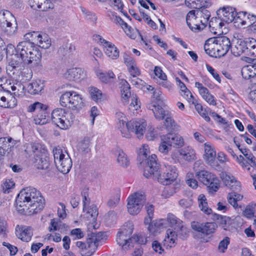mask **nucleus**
<instances>
[{
	"instance_id": "1",
	"label": "nucleus",
	"mask_w": 256,
	"mask_h": 256,
	"mask_svg": "<svg viewBox=\"0 0 256 256\" xmlns=\"http://www.w3.org/2000/svg\"><path fill=\"white\" fill-rule=\"evenodd\" d=\"M44 204V200L40 192L31 187L22 190L16 200L17 210L24 215L38 213L43 209Z\"/></svg>"
},
{
	"instance_id": "2",
	"label": "nucleus",
	"mask_w": 256,
	"mask_h": 256,
	"mask_svg": "<svg viewBox=\"0 0 256 256\" xmlns=\"http://www.w3.org/2000/svg\"><path fill=\"white\" fill-rule=\"evenodd\" d=\"M14 50L16 54L12 55L10 62L20 67L24 64H38L42 58L41 52L34 46V43L30 41L19 42Z\"/></svg>"
},
{
	"instance_id": "3",
	"label": "nucleus",
	"mask_w": 256,
	"mask_h": 256,
	"mask_svg": "<svg viewBox=\"0 0 256 256\" xmlns=\"http://www.w3.org/2000/svg\"><path fill=\"white\" fill-rule=\"evenodd\" d=\"M157 156L152 154L147 160L146 165L144 167V176L146 178H152L163 185H168L173 182L178 176V172L174 166H166V170L163 174H159L160 164L156 162Z\"/></svg>"
},
{
	"instance_id": "4",
	"label": "nucleus",
	"mask_w": 256,
	"mask_h": 256,
	"mask_svg": "<svg viewBox=\"0 0 256 256\" xmlns=\"http://www.w3.org/2000/svg\"><path fill=\"white\" fill-rule=\"evenodd\" d=\"M133 226L130 222H126L118 232L116 240L118 244L124 250H127L133 247V244L138 243L142 244L144 240H141L142 237L138 235H134L130 237L133 232Z\"/></svg>"
},
{
	"instance_id": "5",
	"label": "nucleus",
	"mask_w": 256,
	"mask_h": 256,
	"mask_svg": "<svg viewBox=\"0 0 256 256\" xmlns=\"http://www.w3.org/2000/svg\"><path fill=\"white\" fill-rule=\"evenodd\" d=\"M104 234L102 232L88 234L86 243L77 242L76 246L81 249L80 252L82 256H90L96 250L100 243L103 240Z\"/></svg>"
},
{
	"instance_id": "6",
	"label": "nucleus",
	"mask_w": 256,
	"mask_h": 256,
	"mask_svg": "<svg viewBox=\"0 0 256 256\" xmlns=\"http://www.w3.org/2000/svg\"><path fill=\"white\" fill-rule=\"evenodd\" d=\"M74 119L72 113L64 108H56L51 113L52 122L62 130H66L70 126Z\"/></svg>"
},
{
	"instance_id": "7",
	"label": "nucleus",
	"mask_w": 256,
	"mask_h": 256,
	"mask_svg": "<svg viewBox=\"0 0 256 256\" xmlns=\"http://www.w3.org/2000/svg\"><path fill=\"white\" fill-rule=\"evenodd\" d=\"M54 162L58 170L62 173H68L72 166V161L67 152H64L60 146L52 150Z\"/></svg>"
},
{
	"instance_id": "8",
	"label": "nucleus",
	"mask_w": 256,
	"mask_h": 256,
	"mask_svg": "<svg viewBox=\"0 0 256 256\" xmlns=\"http://www.w3.org/2000/svg\"><path fill=\"white\" fill-rule=\"evenodd\" d=\"M82 96L74 91L66 92L60 97V102L63 107L78 110L84 106Z\"/></svg>"
},
{
	"instance_id": "9",
	"label": "nucleus",
	"mask_w": 256,
	"mask_h": 256,
	"mask_svg": "<svg viewBox=\"0 0 256 256\" xmlns=\"http://www.w3.org/2000/svg\"><path fill=\"white\" fill-rule=\"evenodd\" d=\"M196 176L198 180L209 188L210 192H216L219 187L218 179L212 173L206 170H200L196 172Z\"/></svg>"
},
{
	"instance_id": "10",
	"label": "nucleus",
	"mask_w": 256,
	"mask_h": 256,
	"mask_svg": "<svg viewBox=\"0 0 256 256\" xmlns=\"http://www.w3.org/2000/svg\"><path fill=\"white\" fill-rule=\"evenodd\" d=\"M208 42H213V44H215V48L216 49V54L218 57L226 55L232 46L230 40L226 36L210 38Z\"/></svg>"
},
{
	"instance_id": "11",
	"label": "nucleus",
	"mask_w": 256,
	"mask_h": 256,
	"mask_svg": "<svg viewBox=\"0 0 256 256\" xmlns=\"http://www.w3.org/2000/svg\"><path fill=\"white\" fill-rule=\"evenodd\" d=\"M30 64H24L20 67L15 64H12L9 62L8 70L12 72V74H18V78L20 81L26 82L32 78V70L28 67Z\"/></svg>"
},
{
	"instance_id": "12",
	"label": "nucleus",
	"mask_w": 256,
	"mask_h": 256,
	"mask_svg": "<svg viewBox=\"0 0 256 256\" xmlns=\"http://www.w3.org/2000/svg\"><path fill=\"white\" fill-rule=\"evenodd\" d=\"M146 124L144 120H130L126 123V130L124 132H128L130 136V132H134L138 138L144 136L146 130Z\"/></svg>"
},
{
	"instance_id": "13",
	"label": "nucleus",
	"mask_w": 256,
	"mask_h": 256,
	"mask_svg": "<svg viewBox=\"0 0 256 256\" xmlns=\"http://www.w3.org/2000/svg\"><path fill=\"white\" fill-rule=\"evenodd\" d=\"M186 20L188 27L195 32L196 30L200 31L206 28L205 24L203 23L202 19L200 18H198V15L196 14V10H192L188 12Z\"/></svg>"
},
{
	"instance_id": "14",
	"label": "nucleus",
	"mask_w": 256,
	"mask_h": 256,
	"mask_svg": "<svg viewBox=\"0 0 256 256\" xmlns=\"http://www.w3.org/2000/svg\"><path fill=\"white\" fill-rule=\"evenodd\" d=\"M17 104L16 98L10 90L5 86L0 88V106L4 108H13Z\"/></svg>"
},
{
	"instance_id": "15",
	"label": "nucleus",
	"mask_w": 256,
	"mask_h": 256,
	"mask_svg": "<svg viewBox=\"0 0 256 256\" xmlns=\"http://www.w3.org/2000/svg\"><path fill=\"white\" fill-rule=\"evenodd\" d=\"M191 226L193 230L206 235H209L214 232L218 226L215 222L200 223L198 222H192Z\"/></svg>"
},
{
	"instance_id": "16",
	"label": "nucleus",
	"mask_w": 256,
	"mask_h": 256,
	"mask_svg": "<svg viewBox=\"0 0 256 256\" xmlns=\"http://www.w3.org/2000/svg\"><path fill=\"white\" fill-rule=\"evenodd\" d=\"M216 13L218 17L226 23L235 21L236 12L234 8L230 6H224L218 10Z\"/></svg>"
},
{
	"instance_id": "17",
	"label": "nucleus",
	"mask_w": 256,
	"mask_h": 256,
	"mask_svg": "<svg viewBox=\"0 0 256 256\" xmlns=\"http://www.w3.org/2000/svg\"><path fill=\"white\" fill-rule=\"evenodd\" d=\"M220 176L224 184L232 191H238L240 190V182L236 180L230 174L222 172Z\"/></svg>"
},
{
	"instance_id": "18",
	"label": "nucleus",
	"mask_w": 256,
	"mask_h": 256,
	"mask_svg": "<svg viewBox=\"0 0 256 256\" xmlns=\"http://www.w3.org/2000/svg\"><path fill=\"white\" fill-rule=\"evenodd\" d=\"M29 5L34 10L46 12L54 7L50 0H29Z\"/></svg>"
},
{
	"instance_id": "19",
	"label": "nucleus",
	"mask_w": 256,
	"mask_h": 256,
	"mask_svg": "<svg viewBox=\"0 0 256 256\" xmlns=\"http://www.w3.org/2000/svg\"><path fill=\"white\" fill-rule=\"evenodd\" d=\"M16 231L18 238L26 242L30 241L33 235L32 229L30 226H22L18 228V226L16 228Z\"/></svg>"
},
{
	"instance_id": "20",
	"label": "nucleus",
	"mask_w": 256,
	"mask_h": 256,
	"mask_svg": "<svg viewBox=\"0 0 256 256\" xmlns=\"http://www.w3.org/2000/svg\"><path fill=\"white\" fill-rule=\"evenodd\" d=\"M164 142L170 144V146H182L184 144V140L182 136L174 133H168L163 135Z\"/></svg>"
},
{
	"instance_id": "21",
	"label": "nucleus",
	"mask_w": 256,
	"mask_h": 256,
	"mask_svg": "<svg viewBox=\"0 0 256 256\" xmlns=\"http://www.w3.org/2000/svg\"><path fill=\"white\" fill-rule=\"evenodd\" d=\"M44 87V82L40 80H33L28 86V92L31 94H41Z\"/></svg>"
},
{
	"instance_id": "22",
	"label": "nucleus",
	"mask_w": 256,
	"mask_h": 256,
	"mask_svg": "<svg viewBox=\"0 0 256 256\" xmlns=\"http://www.w3.org/2000/svg\"><path fill=\"white\" fill-rule=\"evenodd\" d=\"M84 70L80 68H74L67 70L65 76L70 80H74L83 78L84 76Z\"/></svg>"
},
{
	"instance_id": "23",
	"label": "nucleus",
	"mask_w": 256,
	"mask_h": 256,
	"mask_svg": "<svg viewBox=\"0 0 256 256\" xmlns=\"http://www.w3.org/2000/svg\"><path fill=\"white\" fill-rule=\"evenodd\" d=\"M116 115L117 120V126L121 132L122 136L123 137L129 138L130 134L128 132H124V130H126L125 128L126 126V123L128 122H126V118L124 114L121 112H116Z\"/></svg>"
},
{
	"instance_id": "24",
	"label": "nucleus",
	"mask_w": 256,
	"mask_h": 256,
	"mask_svg": "<svg viewBox=\"0 0 256 256\" xmlns=\"http://www.w3.org/2000/svg\"><path fill=\"white\" fill-rule=\"evenodd\" d=\"M34 165L38 169L47 170L50 166L49 158L44 154L34 157Z\"/></svg>"
},
{
	"instance_id": "25",
	"label": "nucleus",
	"mask_w": 256,
	"mask_h": 256,
	"mask_svg": "<svg viewBox=\"0 0 256 256\" xmlns=\"http://www.w3.org/2000/svg\"><path fill=\"white\" fill-rule=\"evenodd\" d=\"M246 42L244 39H238L234 44V46L231 47L232 53L236 56H240L243 53H246Z\"/></svg>"
},
{
	"instance_id": "26",
	"label": "nucleus",
	"mask_w": 256,
	"mask_h": 256,
	"mask_svg": "<svg viewBox=\"0 0 256 256\" xmlns=\"http://www.w3.org/2000/svg\"><path fill=\"white\" fill-rule=\"evenodd\" d=\"M12 140V138H6L4 137L0 138V154L4 155L6 153H10L11 148L13 146L11 144Z\"/></svg>"
},
{
	"instance_id": "27",
	"label": "nucleus",
	"mask_w": 256,
	"mask_h": 256,
	"mask_svg": "<svg viewBox=\"0 0 256 256\" xmlns=\"http://www.w3.org/2000/svg\"><path fill=\"white\" fill-rule=\"evenodd\" d=\"M76 50L75 46L72 43L66 42L60 46L58 51V54L70 57Z\"/></svg>"
},
{
	"instance_id": "28",
	"label": "nucleus",
	"mask_w": 256,
	"mask_h": 256,
	"mask_svg": "<svg viewBox=\"0 0 256 256\" xmlns=\"http://www.w3.org/2000/svg\"><path fill=\"white\" fill-rule=\"evenodd\" d=\"M37 42L36 45L44 49H47L51 45V40L48 34H38L37 38Z\"/></svg>"
},
{
	"instance_id": "29",
	"label": "nucleus",
	"mask_w": 256,
	"mask_h": 256,
	"mask_svg": "<svg viewBox=\"0 0 256 256\" xmlns=\"http://www.w3.org/2000/svg\"><path fill=\"white\" fill-rule=\"evenodd\" d=\"M97 76L100 82L104 84H110L113 82L115 78L114 74L111 70L105 72H98Z\"/></svg>"
},
{
	"instance_id": "30",
	"label": "nucleus",
	"mask_w": 256,
	"mask_h": 256,
	"mask_svg": "<svg viewBox=\"0 0 256 256\" xmlns=\"http://www.w3.org/2000/svg\"><path fill=\"white\" fill-rule=\"evenodd\" d=\"M198 206L200 210L206 214L212 212V210L208 206L207 200L203 194H200L198 197Z\"/></svg>"
},
{
	"instance_id": "31",
	"label": "nucleus",
	"mask_w": 256,
	"mask_h": 256,
	"mask_svg": "<svg viewBox=\"0 0 256 256\" xmlns=\"http://www.w3.org/2000/svg\"><path fill=\"white\" fill-rule=\"evenodd\" d=\"M204 150L205 154L204 158L208 164H211L215 160L216 152L210 146L206 144H204Z\"/></svg>"
},
{
	"instance_id": "32",
	"label": "nucleus",
	"mask_w": 256,
	"mask_h": 256,
	"mask_svg": "<svg viewBox=\"0 0 256 256\" xmlns=\"http://www.w3.org/2000/svg\"><path fill=\"white\" fill-rule=\"evenodd\" d=\"M139 202L140 203L134 204L132 200L128 202L127 208L128 212L132 215L137 214L140 211L144 204H142L143 199L140 198Z\"/></svg>"
},
{
	"instance_id": "33",
	"label": "nucleus",
	"mask_w": 256,
	"mask_h": 256,
	"mask_svg": "<svg viewBox=\"0 0 256 256\" xmlns=\"http://www.w3.org/2000/svg\"><path fill=\"white\" fill-rule=\"evenodd\" d=\"M241 74L242 78L248 80L251 78H256V70L251 66H245L242 68Z\"/></svg>"
},
{
	"instance_id": "34",
	"label": "nucleus",
	"mask_w": 256,
	"mask_h": 256,
	"mask_svg": "<svg viewBox=\"0 0 256 256\" xmlns=\"http://www.w3.org/2000/svg\"><path fill=\"white\" fill-rule=\"evenodd\" d=\"M180 154L182 158L187 161L193 160L196 158L194 151L189 148L180 150Z\"/></svg>"
},
{
	"instance_id": "35",
	"label": "nucleus",
	"mask_w": 256,
	"mask_h": 256,
	"mask_svg": "<svg viewBox=\"0 0 256 256\" xmlns=\"http://www.w3.org/2000/svg\"><path fill=\"white\" fill-rule=\"evenodd\" d=\"M46 110H42L38 112V114L34 119L36 124H44L48 122V116L47 115Z\"/></svg>"
},
{
	"instance_id": "36",
	"label": "nucleus",
	"mask_w": 256,
	"mask_h": 256,
	"mask_svg": "<svg viewBox=\"0 0 256 256\" xmlns=\"http://www.w3.org/2000/svg\"><path fill=\"white\" fill-rule=\"evenodd\" d=\"M178 238L177 236V232L176 230L173 231L168 229L167 230V238H166L164 241L166 242H168L169 244H168L167 246L170 248L173 247L174 246L176 241Z\"/></svg>"
},
{
	"instance_id": "37",
	"label": "nucleus",
	"mask_w": 256,
	"mask_h": 256,
	"mask_svg": "<svg viewBox=\"0 0 256 256\" xmlns=\"http://www.w3.org/2000/svg\"><path fill=\"white\" fill-rule=\"evenodd\" d=\"M106 54L112 59H116L119 56V50L112 43L106 47Z\"/></svg>"
},
{
	"instance_id": "38",
	"label": "nucleus",
	"mask_w": 256,
	"mask_h": 256,
	"mask_svg": "<svg viewBox=\"0 0 256 256\" xmlns=\"http://www.w3.org/2000/svg\"><path fill=\"white\" fill-rule=\"evenodd\" d=\"M88 91L92 100L96 102L101 101L102 93L100 90L96 87L90 86L88 88Z\"/></svg>"
},
{
	"instance_id": "39",
	"label": "nucleus",
	"mask_w": 256,
	"mask_h": 256,
	"mask_svg": "<svg viewBox=\"0 0 256 256\" xmlns=\"http://www.w3.org/2000/svg\"><path fill=\"white\" fill-rule=\"evenodd\" d=\"M112 17H110V20L116 24H119L121 26L122 28L128 29V31L130 32L132 28L128 26V24L124 22L120 16H118L114 14V12H111Z\"/></svg>"
},
{
	"instance_id": "40",
	"label": "nucleus",
	"mask_w": 256,
	"mask_h": 256,
	"mask_svg": "<svg viewBox=\"0 0 256 256\" xmlns=\"http://www.w3.org/2000/svg\"><path fill=\"white\" fill-rule=\"evenodd\" d=\"M122 86L121 88L122 96L124 100H128L130 96V86L126 80H122Z\"/></svg>"
},
{
	"instance_id": "41",
	"label": "nucleus",
	"mask_w": 256,
	"mask_h": 256,
	"mask_svg": "<svg viewBox=\"0 0 256 256\" xmlns=\"http://www.w3.org/2000/svg\"><path fill=\"white\" fill-rule=\"evenodd\" d=\"M196 10V14L198 15V18H200L202 19V18H203L202 20L203 23L205 24V26L206 27L208 22L210 16V12L205 8Z\"/></svg>"
},
{
	"instance_id": "42",
	"label": "nucleus",
	"mask_w": 256,
	"mask_h": 256,
	"mask_svg": "<svg viewBox=\"0 0 256 256\" xmlns=\"http://www.w3.org/2000/svg\"><path fill=\"white\" fill-rule=\"evenodd\" d=\"M140 198L143 199L142 204H144L146 201V196L144 194V192H137L134 193L133 195H132L128 198V202H130L132 200V202L134 204H139L140 202Z\"/></svg>"
},
{
	"instance_id": "43",
	"label": "nucleus",
	"mask_w": 256,
	"mask_h": 256,
	"mask_svg": "<svg viewBox=\"0 0 256 256\" xmlns=\"http://www.w3.org/2000/svg\"><path fill=\"white\" fill-rule=\"evenodd\" d=\"M155 118L158 120H162L164 119L165 116H169L170 112L168 111L165 110L160 104H158V107L156 110H155V112L154 113Z\"/></svg>"
},
{
	"instance_id": "44",
	"label": "nucleus",
	"mask_w": 256,
	"mask_h": 256,
	"mask_svg": "<svg viewBox=\"0 0 256 256\" xmlns=\"http://www.w3.org/2000/svg\"><path fill=\"white\" fill-rule=\"evenodd\" d=\"M174 230L177 232V236L178 238L182 240L186 239L188 236V231L186 228L182 224L178 226L177 228H175Z\"/></svg>"
},
{
	"instance_id": "45",
	"label": "nucleus",
	"mask_w": 256,
	"mask_h": 256,
	"mask_svg": "<svg viewBox=\"0 0 256 256\" xmlns=\"http://www.w3.org/2000/svg\"><path fill=\"white\" fill-rule=\"evenodd\" d=\"M48 106L40 102H35L34 103L30 104L28 107V112H32L34 111L39 112L42 110L47 109Z\"/></svg>"
},
{
	"instance_id": "46",
	"label": "nucleus",
	"mask_w": 256,
	"mask_h": 256,
	"mask_svg": "<svg viewBox=\"0 0 256 256\" xmlns=\"http://www.w3.org/2000/svg\"><path fill=\"white\" fill-rule=\"evenodd\" d=\"M145 209L146 211L148 216L144 219L145 224H148L150 222L154 216V206L152 204H146L145 206Z\"/></svg>"
},
{
	"instance_id": "47",
	"label": "nucleus",
	"mask_w": 256,
	"mask_h": 256,
	"mask_svg": "<svg viewBox=\"0 0 256 256\" xmlns=\"http://www.w3.org/2000/svg\"><path fill=\"white\" fill-rule=\"evenodd\" d=\"M117 162L120 166L124 168H126L130 164L127 156L123 152H119Z\"/></svg>"
},
{
	"instance_id": "48",
	"label": "nucleus",
	"mask_w": 256,
	"mask_h": 256,
	"mask_svg": "<svg viewBox=\"0 0 256 256\" xmlns=\"http://www.w3.org/2000/svg\"><path fill=\"white\" fill-rule=\"evenodd\" d=\"M212 44H208L207 43L205 44L204 48L206 52L210 56L212 57H218L216 54V49L215 48V44H213V42H212Z\"/></svg>"
},
{
	"instance_id": "49",
	"label": "nucleus",
	"mask_w": 256,
	"mask_h": 256,
	"mask_svg": "<svg viewBox=\"0 0 256 256\" xmlns=\"http://www.w3.org/2000/svg\"><path fill=\"white\" fill-rule=\"evenodd\" d=\"M164 125L166 128L168 130H174L176 128V124L174 120L170 116V114L169 116H166Z\"/></svg>"
},
{
	"instance_id": "50",
	"label": "nucleus",
	"mask_w": 256,
	"mask_h": 256,
	"mask_svg": "<svg viewBox=\"0 0 256 256\" xmlns=\"http://www.w3.org/2000/svg\"><path fill=\"white\" fill-rule=\"evenodd\" d=\"M168 221L172 226H175L177 228L182 224V221L176 218L174 215L172 214H168L167 217Z\"/></svg>"
},
{
	"instance_id": "51",
	"label": "nucleus",
	"mask_w": 256,
	"mask_h": 256,
	"mask_svg": "<svg viewBox=\"0 0 256 256\" xmlns=\"http://www.w3.org/2000/svg\"><path fill=\"white\" fill-rule=\"evenodd\" d=\"M220 22V18H217L216 17L212 18L210 21L209 22V28L211 32L213 33L214 34H216L218 32V22Z\"/></svg>"
},
{
	"instance_id": "52",
	"label": "nucleus",
	"mask_w": 256,
	"mask_h": 256,
	"mask_svg": "<svg viewBox=\"0 0 256 256\" xmlns=\"http://www.w3.org/2000/svg\"><path fill=\"white\" fill-rule=\"evenodd\" d=\"M160 138L161 144L159 146L158 150L160 153L164 154V155H166L171 150V146L170 144L164 142V140H163V136H160Z\"/></svg>"
},
{
	"instance_id": "53",
	"label": "nucleus",
	"mask_w": 256,
	"mask_h": 256,
	"mask_svg": "<svg viewBox=\"0 0 256 256\" xmlns=\"http://www.w3.org/2000/svg\"><path fill=\"white\" fill-rule=\"evenodd\" d=\"M244 42H246V53L248 54H250V52L252 49V47L254 45L256 44V40L252 38H245Z\"/></svg>"
},
{
	"instance_id": "54",
	"label": "nucleus",
	"mask_w": 256,
	"mask_h": 256,
	"mask_svg": "<svg viewBox=\"0 0 256 256\" xmlns=\"http://www.w3.org/2000/svg\"><path fill=\"white\" fill-rule=\"evenodd\" d=\"M90 140L88 138H85L81 141L79 144V150L83 152H88L90 150L89 146Z\"/></svg>"
},
{
	"instance_id": "55",
	"label": "nucleus",
	"mask_w": 256,
	"mask_h": 256,
	"mask_svg": "<svg viewBox=\"0 0 256 256\" xmlns=\"http://www.w3.org/2000/svg\"><path fill=\"white\" fill-rule=\"evenodd\" d=\"M176 192L174 186H168L164 188L162 193V196L164 198H168L172 196Z\"/></svg>"
},
{
	"instance_id": "56",
	"label": "nucleus",
	"mask_w": 256,
	"mask_h": 256,
	"mask_svg": "<svg viewBox=\"0 0 256 256\" xmlns=\"http://www.w3.org/2000/svg\"><path fill=\"white\" fill-rule=\"evenodd\" d=\"M148 224H149L148 228L149 232L152 234H154L158 230L162 224H158L154 221L152 222L151 221Z\"/></svg>"
},
{
	"instance_id": "57",
	"label": "nucleus",
	"mask_w": 256,
	"mask_h": 256,
	"mask_svg": "<svg viewBox=\"0 0 256 256\" xmlns=\"http://www.w3.org/2000/svg\"><path fill=\"white\" fill-rule=\"evenodd\" d=\"M120 200V196L116 194V196L112 197L108 201L107 204L111 208L116 207Z\"/></svg>"
},
{
	"instance_id": "58",
	"label": "nucleus",
	"mask_w": 256,
	"mask_h": 256,
	"mask_svg": "<svg viewBox=\"0 0 256 256\" xmlns=\"http://www.w3.org/2000/svg\"><path fill=\"white\" fill-rule=\"evenodd\" d=\"M32 149L34 153L35 154V157L36 156H40L39 154H42L45 150L42 148V146L39 144H32Z\"/></svg>"
},
{
	"instance_id": "59",
	"label": "nucleus",
	"mask_w": 256,
	"mask_h": 256,
	"mask_svg": "<svg viewBox=\"0 0 256 256\" xmlns=\"http://www.w3.org/2000/svg\"><path fill=\"white\" fill-rule=\"evenodd\" d=\"M206 68L208 71L212 76L218 82L220 83L221 80L219 74L216 72L215 70L210 64H206Z\"/></svg>"
},
{
	"instance_id": "60",
	"label": "nucleus",
	"mask_w": 256,
	"mask_h": 256,
	"mask_svg": "<svg viewBox=\"0 0 256 256\" xmlns=\"http://www.w3.org/2000/svg\"><path fill=\"white\" fill-rule=\"evenodd\" d=\"M82 12L86 14V18L91 21L93 24H95L97 20V17L95 14L90 12H86V10L84 8H82Z\"/></svg>"
},
{
	"instance_id": "61",
	"label": "nucleus",
	"mask_w": 256,
	"mask_h": 256,
	"mask_svg": "<svg viewBox=\"0 0 256 256\" xmlns=\"http://www.w3.org/2000/svg\"><path fill=\"white\" fill-rule=\"evenodd\" d=\"M202 0H186V6L190 8L196 9V10H200V8L199 7L198 4L201 2Z\"/></svg>"
},
{
	"instance_id": "62",
	"label": "nucleus",
	"mask_w": 256,
	"mask_h": 256,
	"mask_svg": "<svg viewBox=\"0 0 256 256\" xmlns=\"http://www.w3.org/2000/svg\"><path fill=\"white\" fill-rule=\"evenodd\" d=\"M152 247L154 250L159 254H162L164 252V250L162 244L156 240H155L152 242Z\"/></svg>"
},
{
	"instance_id": "63",
	"label": "nucleus",
	"mask_w": 256,
	"mask_h": 256,
	"mask_svg": "<svg viewBox=\"0 0 256 256\" xmlns=\"http://www.w3.org/2000/svg\"><path fill=\"white\" fill-rule=\"evenodd\" d=\"M128 68L130 75L133 77H136L140 74V72L137 68L136 63L128 66Z\"/></svg>"
},
{
	"instance_id": "64",
	"label": "nucleus",
	"mask_w": 256,
	"mask_h": 256,
	"mask_svg": "<svg viewBox=\"0 0 256 256\" xmlns=\"http://www.w3.org/2000/svg\"><path fill=\"white\" fill-rule=\"evenodd\" d=\"M87 214H89L93 220H95L98 215V210L96 206H91L88 209Z\"/></svg>"
}]
</instances>
